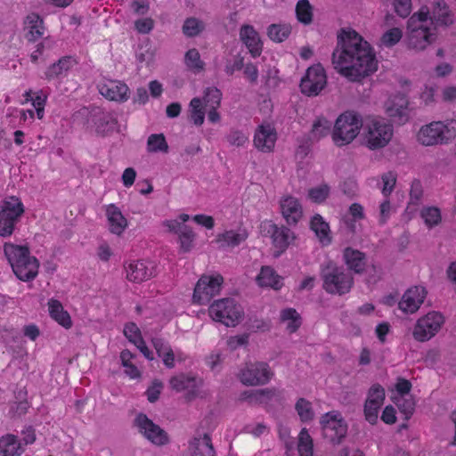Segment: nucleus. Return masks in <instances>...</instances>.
<instances>
[{
    "label": "nucleus",
    "mask_w": 456,
    "mask_h": 456,
    "mask_svg": "<svg viewBox=\"0 0 456 456\" xmlns=\"http://www.w3.org/2000/svg\"><path fill=\"white\" fill-rule=\"evenodd\" d=\"M426 294L423 287H412L407 289L398 304L399 308L406 314L415 313L423 303Z\"/></svg>",
    "instance_id": "nucleus-22"
},
{
    "label": "nucleus",
    "mask_w": 456,
    "mask_h": 456,
    "mask_svg": "<svg viewBox=\"0 0 456 456\" xmlns=\"http://www.w3.org/2000/svg\"><path fill=\"white\" fill-rule=\"evenodd\" d=\"M162 387V382L158 379L152 382V385L146 391L147 398L150 403L158 401Z\"/></svg>",
    "instance_id": "nucleus-59"
},
{
    "label": "nucleus",
    "mask_w": 456,
    "mask_h": 456,
    "mask_svg": "<svg viewBox=\"0 0 456 456\" xmlns=\"http://www.w3.org/2000/svg\"><path fill=\"white\" fill-rule=\"evenodd\" d=\"M395 9L396 13L405 18L411 12V0H394Z\"/></svg>",
    "instance_id": "nucleus-61"
},
{
    "label": "nucleus",
    "mask_w": 456,
    "mask_h": 456,
    "mask_svg": "<svg viewBox=\"0 0 456 456\" xmlns=\"http://www.w3.org/2000/svg\"><path fill=\"white\" fill-rule=\"evenodd\" d=\"M4 251L9 263H17L18 260L25 258L26 256L30 253L28 246H20L12 243H5L4 245Z\"/></svg>",
    "instance_id": "nucleus-41"
},
{
    "label": "nucleus",
    "mask_w": 456,
    "mask_h": 456,
    "mask_svg": "<svg viewBox=\"0 0 456 456\" xmlns=\"http://www.w3.org/2000/svg\"><path fill=\"white\" fill-rule=\"evenodd\" d=\"M281 319L283 322L289 321L287 330L290 333L296 332L302 323L299 314L294 308H286L282 310L281 313Z\"/></svg>",
    "instance_id": "nucleus-45"
},
{
    "label": "nucleus",
    "mask_w": 456,
    "mask_h": 456,
    "mask_svg": "<svg viewBox=\"0 0 456 456\" xmlns=\"http://www.w3.org/2000/svg\"><path fill=\"white\" fill-rule=\"evenodd\" d=\"M402 37V30L398 28H393L383 34L381 42L384 45L391 47L397 44Z\"/></svg>",
    "instance_id": "nucleus-56"
},
{
    "label": "nucleus",
    "mask_w": 456,
    "mask_h": 456,
    "mask_svg": "<svg viewBox=\"0 0 456 456\" xmlns=\"http://www.w3.org/2000/svg\"><path fill=\"white\" fill-rule=\"evenodd\" d=\"M385 400V389L379 385H373L368 392L364 403V415L366 420L374 425L378 421L379 411Z\"/></svg>",
    "instance_id": "nucleus-15"
},
{
    "label": "nucleus",
    "mask_w": 456,
    "mask_h": 456,
    "mask_svg": "<svg viewBox=\"0 0 456 456\" xmlns=\"http://www.w3.org/2000/svg\"><path fill=\"white\" fill-rule=\"evenodd\" d=\"M423 195V189L421 182L418 179H414L411 185L410 197L411 201L413 204H417Z\"/></svg>",
    "instance_id": "nucleus-60"
},
{
    "label": "nucleus",
    "mask_w": 456,
    "mask_h": 456,
    "mask_svg": "<svg viewBox=\"0 0 456 456\" xmlns=\"http://www.w3.org/2000/svg\"><path fill=\"white\" fill-rule=\"evenodd\" d=\"M320 277L322 289L330 295L344 296L350 292L354 283L352 273L333 261L321 265Z\"/></svg>",
    "instance_id": "nucleus-2"
},
{
    "label": "nucleus",
    "mask_w": 456,
    "mask_h": 456,
    "mask_svg": "<svg viewBox=\"0 0 456 456\" xmlns=\"http://www.w3.org/2000/svg\"><path fill=\"white\" fill-rule=\"evenodd\" d=\"M273 372L265 362H256L247 366L240 371V379L247 386L266 384L272 378Z\"/></svg>",
    "instance_id": "nucleus-13"
},
{
    "label": "nucleus",
    "mask_w": 456,
    "mask_h": 456,
    "mask_svg": "<svg viewBox=\"0 0 456 456\" xmlns=\"http://www.w3.org/2000/svg\"><path fill=\"white\" fill-rule=\"evenodd\" d=\"M14 274L23 281L34 280L38 273L39 261L31 256L30 253L25 258L18 260L17 263H10Z\"/></svg>",
    "instance_id": "nucleus-21"
},
{
    "label": "nucleus",
    "mask_w": 456,
    "mask_h": 456,
    "mask_svg": "<svg viewBox=\"0 0 456 456\" xmlns=\"http://www.w3.org/2000/svg\"><path fill=\"white\" fill-rule=\"evenodd\" d=\"M343 260L348 270L356 274H362L365 273L368 266V260L365 253L351 247H346L343 250Z\"/></svg>",
    "instance_id": "nucleus-23"
},
{
    "label": "nucleus",
    "mask_w": 456,
    "mask_h": 456,
    "mask_svg": "<svg viewBox=\"0 0 456 456\" xmlns=\"http://www.w3.org/2000/svg\"><path fill=\"white\" fill-rule=\"evenodd\" d=\"M153 23L152 19L146 18L136 20L134 26L139 33L147 34L153 28Z\"/></svg>",
    "instance_id": "nucleus-64"
},
{
    "label": "nucleus",
    "mask_w": 456,
    "mask_h": 456,
    "mask_svg": "<svg viewBox=\"0 0 456 456\" xmlns=\"http://www.w3.org/2000/svg\"><path fill=\"white\" fill-rule=\"evenodd\" d=\"M23 449L13 435H6L0 438L1 456H20Z\"/></svg>",
    "instance_id": "nucleus-37"
},
{
    "label": "nucleus",
    "mask_w": 456,
    "mask_h": 456,
    "mask_svg": "<svg viewBox=\"0 0 456 456\" xmlns=\"http://www.w3.org/2000/svg\"><path fill=\"white\" fill-rule=\"evenodd\" d=\"M179 235L180 251L183 253L190 252L193 247V240L195 239V233L192 229L188 225L182 227V232Z\"/></svg>",
    "instance_id": "nucleus-49"
},
{
    "label": "nucleus",
    "mask_w": 456,
    "mask_h": 456,
    "mask_svg": "<svg viewBox=\"0 0 456 456\" xmlns=\"http://www.w3.org/2000/svg\"><path fill=\"white\" fill-rule=\"evenodd\" d=\"M430 20L436 26L449 27L454 22V14L444 0H436L433 5Z\"/></svg>",
    "instance_id": "nucleus-27"
},
{
    "label": "nucleus",
    "mask_w": 456,
    "mask_h": 456,
    "mask_svg": "<svg viewBox=\"0 0 456 456\" xmlns=\"http://www.w3.org/2000/svg\"><path fill=\"white\" fill-rule=\"evenodd\" d=\"M223 281L221 275L216 277L201 276L194 288L193 302L199 305H207L214 296L219 293Z\"/></svg>",
    "instance_id": "nucleus-12"
},
{
    "label": "nucleus",
    "mask_w": 456,
    "mask_h": 456,
    "mask_svg": "<svg viewBox=\"0 0 456 456\" xmlns=\"http://www.w3.org/2000/svg\"><path fill=\"white\" fill-rule=\"evenodd\" d=\"M407 30L408 46L411 49L422 51L437 39L436 33L428 27L407 25Z\"/></svg>",
    "instance_id": "nucleus-14"
},
{
    "label": "nucleus",
    "mask_w": 456,
    "mask_h": 456,
    "mask_svg": "<svg viewBox=\"0 0 456 456\" xmlns=\"http://www.w3.org/2000/svg\"><path fill=\"white\" fill-rule=\"evenodd\" d=\"M322 435L332 444H340L347 434V424L338 411H329L321 418Z\"/></svg>",
    "instance_id": "nucleus-7"
},
{
    "label": "nucleus",
    "mask_w": 456,
    "mask_h": 456,
    "mask_svg": "<svg viewBox=\"0 0 456 456\" xmlns=\"http://www.w3.org/2000/svg\"><path fill=\"white\" fill-rule=\"evenodd\" d=\"M382 181L384 183L382 193L387 197L394 190L396 179L391 173H387L382 175Z\"/></svg>",
    "instance_id": "nucleus-62"
},
{
    "label": "nucleus",
    "mask_w": 456,
    "mask_h": 456,
    "mask_svg": "<svg viewBox=\"0 0 456 456\" xmlns=\"http://www.w3.org/2000/svg\"><path fill=\"white\" fill-rule=\"evenodd\" d=\"M14 274L23 281L34 280L38 273L39 261L31 256L30 253L25 258L18 260L17 263H10Z\"/></svg>",
    "instance_id": "nucleus-19"
},
{
    "label": "nucleus",
    "mask_w": 456,
    "mask_h": 456,
    "mask_svg": "<svg viewBox=\"0 0 456 456\" xmlns=\"http://www.w3.org/2000/svg\"><path fill=\"white\" fill-rule=\"evenodd\" d=\"M48 306L51 317L59 324L66 329L72 326L71 318L69 313L63 309L62 305L58 300L51 299L48 302Z\"/></svg>",
    "instance_id": "nucleus-35"
},
{
    "label": "nucleus",
    "mask_w": 456,
    "mask_h": 456,
    "mask_svg": "<svg viewBox=\"0 0 456 456\" xmlns=\"http://www.w3.org/2000/svg\"><path fill=\"white\" fill-rule=\"evenodd\" d=\"M444 322V316L438 312H430L418 320L413 337L416 340L424 342L433 338Z\"/></svg>",
    "instance_id": "nucleus-9"
},
{
    "label": "nucleus",
    "mask_w": 456,
    "mask_h": 456,
    "mask_svg": "<svg viewBox=\"0 0 456 456\" xmlns=\"http://www.w3.org/2000/svg\"><path fill=\"white\" fill-rule=\"evenodd\" d=\"M222 99V93L216 87H208L204 91L202 103L205 108H219Z\"/></svg>",
    "instance_id": "nucleus-48"
},
{
    "label": "nucleus",
    "mask_w": 456,
    "mask_h": 456,
    "mask_svg": "<svg viewBox=\"0 0 456 456\" xmlns=\"http://www.w3.org/2000/svg\"><path fill=\"white\" fill-rule=\"evenodd\" d=\"M331 128V122L324 118H319L313 124L312 135L314 139L319 140L320 138L327 135Z\"/></svg>",
    "instance_id": "nucleus-51"
},
{
    "label": "nucleus",
    "mask_w": 456,
    "mask_h": 456,
    "mask_svg": "<svg viewBox=\"0 0 456 456\" xmlns=\"http://www.w3.org/2000/svg\"><path fill=\"white\" fill-rule=\"evenodd\" d=\"M408 105L409 101L405 94L401 93L395 94L386 102V113L395 122L404 124L409 119Z\"/></svg>",
    "instance_id": "nucleus-16"
},
{
    "label": "nucleus",
    "mask_w": 456,
    "mask_h": 456,
    "mask_svg": "<svg viewBox=\"0 0 456 456\" xmlns=\"http://www.w3.org/2000/svg\"><path fill=\"white\" fill-rule=\"evenodd\" d=\"M396 405L400 411L405 415V419H408L414 411L415 402L411 395H404L397 400Z\"/></svg>",
    "instance_id": "nucleus-53"
},
{
    "label": "nucleus",
    "mask_w": 456,
    "mask_h": 456,
    "mask_svg": "<svg viewBox=\"0 0 456 456\" xmlns=\"http://www.w3.org/2000/svg\"><path fill=\"white\" fill-rule=\"evenodd\" d=\"M43 19L35 12L29 13L24 21L26 29H28L26 38L28 41H36L43 35Z\"/></svg>",
    "instance_id": "nucleus-34"
},
{
    "label": "nucleus",
    "mask_w": 456,
    "mask_h": 456,
    "mask_svg": "<svg viewBox=\"0 0 456 456\" xmlns=\"http://www.w3.org/2000/svg\"><path fill=\"white\" fill-rule=\"evenodd\" d=\"M365 145L370 150L384 148L393 136L392 125L384 120L372 118L363 126Z\"/></svg>",
    "instance_id": "nucleus-6"
},
{
    "label": "nucleus",
    "mask_w": 456,
    "mask_h": 456,
    "mask_svg": "<svg viewBox=\"0 0 456 456\" xmlns=\"http://www.w3.org/2000/svg\"><path fill=\"white\" fill-rule=\"evenodd\" d=\"M247 137L245 134L238 130L231 131V133L227 135V141L230 144L235 146H242L247 142Z\"/></svg>",
    "instance_id": "nucleus-63"
},
{
    "label": "nucleus",
    "mask_w": 456,
    "mask_h": 456,
    "mask_svg": "<svg viewBox=\"0 0 456 456\" xmlns=\"http://www.w3.org/2000/svg\"><path fill=\"white\" fill-rule=\"evenodd\" d=\"M297 19L308 25L313 21V7L308 0H299L296 5Z\"/></svg>",
    "instance_id": "nucleus-44"
},
{
    "label": "nucleus",
    "mask_w": 456,
    "mask_h": 456,
    "mask_svg": "<svg viewBox=\"0 0 456 456\" xmlns=\"http://www.w3.org/2000/svg\"><path fill=\"white\" fill-rule=\"evenodd\" d=\"M418 142L424 146L446 144L456 137V121L451 120L444 124L433 121L423 126L418 133Z\"/></svg>",
    "instance_id": "nucleus-4"
},
{
    "label": "nucleus",
    "mask_w": 456,
    "mask_h": 456,
    "mask_svg": "<svg viewBox=\"0 0 456 456\" xmlns=\"http://www.w3.org/2000/svg\"><path fill=\"white\" fill-rule=\"evenodd\" d=\"M421 216L425 224L429 227L437 225L442 219L440 209L436 207H430L422 210Z\"/></svg>",
    "instance_id": "nucleus-52"
},
{
    "label": "nucleus",
    "mask_w": 456,
    "mask_h": 456,
    "mask_svg": "<svg viewBox=\"0 0 456 456\" xmlns=\"http://www.w3.org/2000/svg\"><path fill=\"white\" fill-rule=\"evenodd\" d=\"M148 151L151 152H167L168 145L163 134H154L149 136Z\"/></svg>",
    "instance_id": "nucleus-50"
},
{
    "label": "nucleus",
    "mask_w": 456,
    "mask_h": 456,
    "mask_svg": "<svg viewBox=\"0 0 456 456\" xmlns=\"http://www.w3.org/2000/svg\"><path fill=\"white\" fill-rule=\"evenodd\" d=\"M169 383L171 387L178 392L188 390L189 394H191L192 396H194L196 394L197 380L195 377H189L183 373H181L172 377Z\"/></svg>",
    "instance_id": "nucleus-36"
},
{
    "label": "nucleus",
    "mask_w": 456,
    "mask_h": 456,
    "mask_svg": "<svg viewBox=\"0 0 456 456\" xmlns=\"http://www.w3.org/2000/svg\"><path fill=\"white\" fill-rule=\"evenodd\" d=\"M363 126L362 118L359 113L354 110L345 111L334 124L332 139L338 146L348 144L357 136Z\"/></svg>",
    "instance_id": "nucleus-3"
},
{
    "label": "nucleus",
    "mask_w": 456,
    "mask_h": 456,
    "mask_svg": "<svg viewBox=\"0 0 456 456\" xmlns=\"http://www.w3.org/2000/svg\"><path fill=\"white\" fill-rule=\"evenodd\" d=\"M95 117L96 130L98 133L105 134L115 130L118 121L114 114L99 111Z\"/></svg>",
    "instance_id": "nucleus-39"
},
{
    "label": "nucleus",
    "mask_w": 456,
    "mask_h": 456,
    "mask_svg": "<svg viewBox=\"0 0 456 456\" xmlns=\"http://www.w3.org/2000/svg\"><path fill=\"white\" fill-rule=\"evenodd\" d=\"M327 76L324 68L321 64L314 65L307 69L305 75L300 82L302 94L307 96H316L325 87Z\"/></svg>",
    "instance_id": "nucleus-10"
},
{
    "label": "nucleus",
    "mask_w": 456,
    "mask_h": 456,
    "mask_svg": "<svg viewBox=\"0 0 456 456\" xmlns=\"http://www.w3.org/2000/svg\"><path fill=\"white\" fill-rule=\"evenodd\" d=\"M332 64L341 75L359 81L378 69V61L370 44L354 30L342 28L332 53Z\"/></svg>",
    "instance_id": "nucleus-1"
},
{
    "label": "nucleus",
    "mask_w": 456,
    "mask_h": 456,
    "mask_svg": "<svg viewBox=\"0 0 456 456\" xmlns=\"http://www.w3.org/2000/svg\"><path fill=\"white\" fill-rule=\"evenodd\" d=\"M292 27L290 24H271L267 28L268 37L276 43H281L285 41L291 34Z\"/></svg>",
    "instance_id": "nucleus-40"
},
{
    "label": "nucleus",
    "mask_w": 456,
    "mask_h": 456,
    "mask_svg": "<svg viewBox=\"0 0 456 456\" xmlns=\"http://www.w3.org/2000/svg\"><path fill=\"white\" fill-rule=\"evenodd\" d=\"M156 265L151 261H135L130 263L126 267V278L133 282H142L157 273Z\"/></svg>",
    "instance_id": "nucleus-18"
},
{
    "label": "nucleus",
    "mask_w": 456,
    "mask_h": 456,
    "mask_svg": "<svg viewBox=\"0 0 456 456\" xmlns=\"http://www.w3.org/2000/svg\"><path fill=\"white\" fill-rule=\"evenodd\" d=\"M75 61L71 56H64L57 62L52 64L45 71L46 79H54L69 71L74 65Z\"/></svg>",
    "instance_id": "nucleus-38"
},
{
    "label": "nucleus",
    "mask_w": 456,
    "mask_h": 456,
    "mask_svg": "<svg viewBox=\"0 0 456 456\" xmlns=\"http://www.w3.org/2000/svg\"><path fill=\"white\" fill-rule=\"evenodd\" d=\"M266 232L271 235L273 244L277 249L273 253L275 257H279L296 239L294 232L284 225L278 226L275 224L270 223L268 224Z\"/></svg>",
    "instance_id": "nucleus-17"
},
{
    "label": "nucleus",
    "mask_w": 456,
    "mask_h": 456,
    "mask_svg": "<svg viewBox=\"0 0 456 456\" xmlns=\"http://www.w3.org/2000/svg\"><path fill=\"white\" fill-rule=\"evenodd\" d=\"M102 95L110 101L125 102L128 99L129 88L121 82L110 81L100 86Z\"/></svg>",
    "instance_id": "nucleus-28"
},
{
    "label": "nucleus",
    "mask_w": 456,
    "mask_h": 456,
    "mask_svg": "<svg viewBox=\"0 0 456 456\" xmlns=\"http://www.w3.org/2000/svg\"><path fill=\"white\" fill-rule=\"evenodd\" d=\"M277 139V134L271 125H261L255 133L254 144L264 151L270 152L273 151Z\"/></svg>",
    "instance_id": "nucleus-24"
},
{
    "label": "nucleus",
    "mask_w": 456,
    "mask_h": 456,
    "mask_svg": "<svg viewBox=\"0 0 456 456\" xmlns=\"http://www.w3.org/2000/svg\"><path fill=\"white\" fill-rule=\"evenodd\" d=\"M191 456H216L211 437L208 434L203 436L194 437L190 442Z\"/></svg>",
    "instance_id": "nucleus-30"
},
{
    "label": "nucleus",
    "mask_w": 456,
    "mask_h": 456,
    "mask_svg": "<svg viewBox=\"0 0 456 456\" xmlns=\"http://www.w3.org/2000/svg\"><path fill=\"white\" fill-rule=\"evenodd\" d=\"M310 227L323 246H327L331 243L330 225L324 221L321 215L316 214L312 217Z\"/></svg>",
    "instance_id": "nucleus-33"
},
{
    "label": "nucleus",
    "mask_w": 456,
    "mask_h": 456,
    "mask_svg": "<svg viewBox=\"0 0 456 456\" xmlns=\"http://www.w3.org/2000/svg\"><path fill=\"white\" fill-rule=\"evenodd\" d=\"M329 194L330 187L327 184H322L308 191L309 199L315 203L323 202L328 198Z\"/></svg>",
    "instance_id": "nucleus-55"
},
{
    "label": "nucleus",
    "mask_w": 456,
    "mask_h": 456,
    "mask_svg": "<svg viewBox=\"0 0 456 456\" xmlns=\"http://www.w3.org/2000/svg\"><path fill=\"white\" fill-rule=\"evenodd\" d=\"M281 214L289 225H296L302 217V207L297 199L288 196L281 201Z\"/></svg>",
    "instance_id": "nucleus-26"
},
{
    "label": "nucleus",
    "mask_w": 456,
    "mask_h": 456,
    "mask_svg": "<svg viewBox=\"0 0 456 456\" xmlns=\"http://www.w3.org/2000/svg\"><path fill=\"white\" fill-rule=\"evenodd\" d=\"M297 450L299 456H313L314 443L305 428H302L299 433Z\"/></svg>",
    "instance_id": "nucleus-43"
},
{
    "label": "nucleus",
    "mask_w": 456,
    "mask_h": 456,
    "mask_svg": "<svg viewBox=\"0 0 456 456\" xmlns=\"http://www.w3.org/2000/svg\"><path fill=\"white\" fill-rule=\"evenodd\" d=\"M209 315L216 321L227 327L238 325L243 316V308L233 298H223L216 300L208 309Z\"/></svg>",
    "instance_id": "nucleus-5"
},
{
    "label": "nucleus",
    "mask_w": 456,
    "mask_h": 456,
    "mask_svg": "<svg viewBox=\"0 0 456 456\" xmlns=\"http://www.w3.org/2000/svg\"><path fill=\"white\" fill-rule=\"evenodd\" d=\"M295 410L302 422H309L314 418V411L312 403L305 398H299L297 401Z\"/></svg>",
    "instance_id": "nucleus-46"
},
{
    "label": "nucleus",
    "mask_w": 456,
    "mask_h": 456,
    "mask_svg": "<svg viewBox=\"0 0 456 456\" xmlns=\"http://www.w3.org/2000/svg\"><path fill=\"white\" fill-rule=\"evenodd\" d=\"M248 236L246 229L230 230L217 235L216 241L221 248H234L245 241Z\"/></svg>",
    "instance_id": "nucleus-31"
},
{
    "label": "nucleus",
    "mask_w": 456,
    "mask_h": 456,
    "mask_svg": "<svg viewBox=\"0 0 456 456\" xmlns=\"http://www.w3.org/2000/svg\"><path fill=\"white\" fill-rule=\"evenodd\" d=\"M183 33L188 37H194L199 36L204 29L205 25L203 21L197 18H187L183 25Z\"/></svg>",
    "instance_id": "nucleus-47"
},
{
    "label": "nucleus",
    "mask_w": 456,
    "mask_h": 456,
    "mask_svg": "<svg viewBox=\"0 0 456 456\" xmlns=\"http://www.w3.org/2000/svg\"><path fill=\"white\" fill-rule=\"evenodd\" d=\"M134 424L138 428L139 433L153 444L165 445L169 443L167 433L150 419L146 414H137Z\"/></svg>",
    "instance_id": "nucleus-11"
},
{
    "label": "nucleus",
    "mask_w": 456,
    "mask_h": 456,
    "mask_svg": "<svg viewBox=\"0 0 456 456\" xmlns=\"http://www.w3.org/2000/svg\"><path fill=\"white\" fill-rule=\"evenodd\" d=\"M240 37L253 57H257L261 54L263 43L259 34L253 26L243 25L240 29Z\"/></svg>",
    "instance_id": "nucleus-25"
},
{
    "label": "nucleus",
    "mask_w": 456,
    "mask_h": 456,
    "mask_svg": "<svg viewBox=\"0 0 456 456\" xmlns=\"http://www.w3.org/2000/svg\"><path fill=\"white\" fill-rule=\"evenodd\" d=\"M256 282L261 287H271L275 290L280 289L283 283L282 278L270 266H263L256 276Z\"/></svg>",
    "instance_id": "nucleus-32"
},
{
    "label": "nucleus",
    "mask_w": 456,
    "mask_h": 456,
    "mask_svg": "<svg viewBox=\"0 0 456 456\" xmlns=\"http://www.w3.org/2000/svg\"><path fill=\"white\" fill-rule=\"evenodd\" d=\"M14 274L23 281L34 280L38 273L39 261L31 256L30 253L25 258L18 260L17 263H10Z\"/></svg>",
    "instance_id": "nucleus-20"
},
{
    "label": "nucleus",
    "mask_w": 456,
    "mask_h": 456,
    "mask_svg": "<svg viewBox=\"0 0 456 456\" xmlns=\"http://www.w3.org/2000/svg\"><path fill=\"white\" fill-rule=\"evenodd\" d=\"M430 14L429 8L428 6H422L418 12H415L407 21L409 26H423L420 24L426 21Z\"/></svg>",
    "instance_id": "nucleus-57"
},
{
    "label": "nucleus",
    "mask_w": 456,
    "mask_h": 456,
    "mask_svg": "<svg viewBox=\"0 0 456 456\" xmlns=\"http://www.w3.org/2000/svg\"><path fill=\"white\" fill-rule=\"evenodd\" d=\"M185 63L190 69L201 70L204 68V62L200 60V53L195 48H191L186 52Z\"/></svg>",
    "instance_id": "nucleus-54"
},
{
    "label": "nucleus",
    "mask_w": 456,
    "mask_h": 456,
    "mask_svg": "<svg viewBox=\"0 0 456 456\" xmlns=\"http://www.w3.org/2000/svg\"><path fill=\"white\" fill-rule=\"evenodd\" d=\"M23 212V205L18 199L12 197L10 201H4L0 211V236L8 237L12 235L14 225Z\"/></svg>",
    "instance_id": "nucleus-8"
},
{
    "label": "nucleus",
    "mask_w": 456,
    "mask_h": 456,
    "mask_svg": "<svg viewBox=\"0 0 456 456\" xmlns=\"http://www.w3.org/2000/svg\"><path fill=\"white\" fill-rule=\"evenodd\" d=\"M110 232L120 235L128 225L126 218L123 216L119 208L115 204H110L106 208Z\"/></svg>",
    "instance_id": "nucleus-29"
},
{
    "label": "nucleus",
    "mask_w": 456,
    "mask_h": 456,
    "mask_svg": "<svg viewBox=\"0 0 456 456\" xmlns=\"http://www.w3.org/2000/svg\"><path fill=\"white\" fill-rule=\"evenodd\" d=\"M124 335L133 344H136L139 338H142L141 330L134 322L126 324L124 328Z\"/></svg>",
    "instance_id": "nucleus-58"
},
{
    "label": "nucleus",
    "mask_w": 456,
    "mask_h": 456,
    "mask_svg": "<svg viewBox=\"0 0 456 456\" xmlns=\"http://www.w3.org/2000/svg\"><path fill=\"white\" fill-rule=\"evenodd\" d=\"M190 118L196 126H201L205 119V107L199 97L192 98L189 104Z\"/></svg>",
    "instance_id": "nucleus-42"
}]
</instances>
